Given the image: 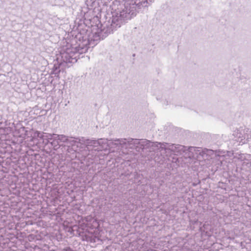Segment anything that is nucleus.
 I'll return each mask as SVG.
<instances>
[{"mask_svg": "<svg viewBox=\"0 0 251 251\" xmlns=\"http://www.w3.org/2000/svg\"><path fill=\"white\" fill-rule=\"evenodd\" d=\"M129 5L119 4L116 9L111 12L112 19L105 22L103 28L99 29L92 35L84 34L80 32L75 36V38L72 40L71 43H67L66 46L63 47L60 51L61 63H74L79 58L81 54L85 53L90 48H93L100 40H103L114 30L121 27V25L126 21L130 19L129 13H126L125 10L128 7Z\"/></svg>", "mask_w": 251, "mask_h": 251, "instance_id": "1", "label": "nucleus"}, {"mask_svg": "<svg viewBox=\"0 0 251 251\" xmlns=\"http://www.w3.org/2000/svg\"><path fill=\"white\" fill-rule=\"evenodd\" d=\"M114 144L120 146L122 148L135 149L138 151L139 140L133 138H121L114 140Z\"/></svg>", "mask_w": 251, "mask_h": 251, "instance_id": "2", "label": "nucleus"}, {"mask_svg": "<svg viewBox=\"0 0 251 251\" xmlns=\"http://www.w3.org/2000/svg\"><path fill=\"white\" fill-rule=\"evenodd\" d=\"M249 129L247 128L240 127L236 129L233 133L234 140L239 143L245 144L246 140L249 138Z\"/></svg>", "mask_w": 251, "mask_h": 251, "instance_id": "3", "label": "nucleus"}, {"mask_svg": "<svg viewBox=\"0 0 251 251\" xmlns=\"http://www.w3.org/2000/svg\"><path fill=\"white\" fill-rule=\"evenodd\" d=\"M161 147L166 152L168 151H170L174 154H182L184 152L185 148L184 146L167 143H164L161 145Z\"/></svg>", "mask_w": 251, "mask_h": 251, "instance_id": "4", "label": "nucleus"}, {"mask_svg": "<svg viewBox=\"0 0 251 251\" xmlns=\"http://www.w3.org/2000/svg\"><path fill=\"white\" fill-rule=\"evenodd\" d=\"M34 136L42 139L43 143H44L45 145H47L50 142L51 138L53 137V134L36 131L34 133Z\"/></svg>", "mask_w": 251, "mask_h": 251, "instance_id": "5", "label": "nucleus"}, {"mask_svg": "<svg viewBox=\"0 0 251 251\" xmlns=\"http://www.w3.org/2000/svg\"><path fill=\"white\" fill-rule=\"evenodd\" d=\"M151 142L147 139L139 140L138 151H140V150H143L144 149L151 148Z\"/></svg>", "mask_w": 251, "mask_h": 251, "instance_id": "6", "label": "nucleus"}, {"mask_svg": "<svg viewBox=\"0 0 251 251\" xmlns=\"http://www.w3.org/2000/svg\"><path fill=\"white\" fill-rule=\"evenodd\" d=\"M102 139H99L98 140L88 139L87 146L98 147V146H100L103 143V142H102Z\"/></svg>", "mask_w": 251, "mask_h": 251, "instance_id": "7", "label": "nucleus"}, {"mask_svg": "<svg viewBox=\"0 0 251 251\" xmlns=\"http://www.w3.org/2000/svg\"><path fill=\"white\" fill-rule=\"evenodd\" d=\"M189 151L190 152L194 151L196 154L200 155L202 156H203L205 153V151H203L201 148L194 147H191L189 148Z\"/></svg>", "mask_w": 251, "mask_h": 251, "instance_id": "8", "label": "nucleus"}, {"mask_svg": "<svg viewBox=\"0 0 251 251\" xmlns=\"http://www.w3.org/2000/svg\"><path fill=\"white\" fill-rule=\"evenodd\" d=\"M164 143H160V142H151V148H150L152 151H155L156 149H160L161 151L164 150V149L162 148L161 145H162L163 144H164Z\"/></svg>", "mask_w": 251, "mask_h": 251, "instance_id": "9", "label": "nucleus"}, {"mask_svg": "<svg viewBox=\"0 0 251 251\" xmlns=\"http://www.w3.org/2000/svg\"><path fill=\"white\" fill-rule=\"evenodd\" d=\"M61 64H55L51 72V75H54L55 76H58L60 72V65Z\"/></svg>", "mask_w": 251, "mask_h": 251, "instance_id": "10", "label": "nucleus"}, {"mask_svg": "<svg viewBox=\"0 0 251 251\" xmlns=\"http://www.w3.org/2000/svg\"><path fill=\"white\" fill-rule=\"evenodd\" d=\"M51 145V146L53 147V149L54 150H56L59 148L60 144L58 142L57 140H56V138H55L54 137H52V138L50 139V142H49Z\"/></svg>", "mask_w": 251, "mask_h": 251, "instance_id": "11", "label": "nucleus"}, {"mask_svg": "<svg viewBox=\"0 0 251 251\" xmlns=\"http://www.w3.org/2000/svg\"><path fill=\"white\" fill-rule=\"evenodd\" d=\"M77 141V138L70 137L68 138L67 144L72 146H75L76 143H78V141Z\"/></svg>", "mask_w": 251, "mask_h": 251, "instance_id": "12", "label": "nucleus"}, {"mask_svg": "<svg viewBox=\"0 0 251 251\" xmlns=\"http://www.w3.org/2000/svg\"><path fill=\"white\" fill-rule=\"evenodd\" d=\"M242 161L244 160L250 161L251 160V155L250 154H242L238 158Z\"/></svg>", "mask_w": 251, "mask_h": 251, "instance_id": "13", "label": "nucleus"}, {"mask_svg": "<svg viewBox=\"0 0 251 251\" xmlns=\"http://www.w3.org/2000/svg\"><path fill=\"white\" fill-rule=\"evenodd\" d=\"M87 140L84 137L77 138L78 143H80L82 145H86L87 146Z\"/></svg>", "mask_w": 251, "mask_h": 251, "instance_id": "14", "label": "nucleus"}, {"mask_svg": "<svg viewBox=\"0 0 251 251\" xmlns=\"http://www.w3.org/2000/svg\"><path fill=\"white\" fill-rule=\"evenodd\" d=\"M60 138H61V140L62 141V143H66L67 144L69 138L68 136L63 134H60Z\"/></svg>", "mask_w": 251, "mask_h": 251, "instance_id": "15", "label": "nucleus"}, {"mask_svg": "<svg viewBox=\"0 0 251 251\" xmlns=\"http://www.w3.org/2000/svg\"><path fill=\"white\" fill-rule=\"evenodd\" d=\"M53 137L56 138V140H57L59 144L61 143H62V141L61 140V138H60V135L57 134H53Z\"/></svg>", "mask_w": 251, "mask_h": 251, "instance_id": "16", "label": "nucleus"}, {"mask_svg": "<svg viewBox=\"0 0 251 251\" xmlns=\"http://www.w3.org/2000/svg\"><path fill=\"white\" fill-rule=\"evenodd\" d=\"M62 251H74L73 249H72L70 247H66L63 249Z\"/></svg>", "mask_w": 251, "mask_h": 251, "instance_id": "17", "label": "nucleus"}]
</instances>
